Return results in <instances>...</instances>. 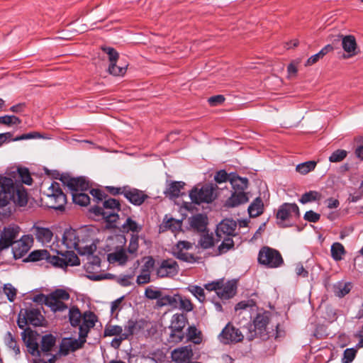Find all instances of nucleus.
<instances>
[{"label":"nucleus","instance_id":"nucleus-49","mask_svg":"<svg viewBox=\"0 0 363 363\" xmlns=\"http://www.w3.org/2000/svg\"><path fill=\"white\" fill-rule=\"evenodd\" d=\"M316 166L315 161H308L298 164L296 170L301 174H306L309 172L313 170Z\"/></svg>","mask_w":363,"mask_h":363},{"label":"nucleus","instance_id":"nucleus-41","mask_svg":"<svg viewBox=\"0 0 363 363\" xmlns=\"http://www.w3.org/2000/svg\"><path fill=\"white\" fill-rule=\"evenodd\" d=\"M331 256L335 261H340L346 253L344 246L340 242H335L331 246Z\"/></svg>","mask_w":363,"mask_h":363},{"label":"nucleus","instance_id":"nucleus-14","mask_svg":"<svg viewBox=\"0 0 363 363\" xmlns=\"http://www.w3.org/2000/svg\"><path fill=\"white\" fill-rule=\"evenodd\" d=\"M21 336L28 352L33 356L40 357V350L35 333L30 328H27L22 332Z\"/></svg>","mask_w":363,"mask_h":363},{"label":"nucleus","instance_id":"nucleus-3","mask_svg":"<svg viewBox=\"0 0 363 363\" xmlns=\"http://www.w3.org/2000/svg\"><path fill=\"white\" fill-rule=\"evenodd\" d=\"M121 211L120 201L116 199L108 198L103 202V207L94 206L90 211L94 215L101 216L106 223L112 225L119 218L118 212Z\"/></svg>","mask_w":363,"mask_h":363},{"label":"nucleus","instance_id":"nucleus-23","mask_svg":"<svg viewBox=\"0 0 363 363\" xmlns=\"http://www.w3.org/2000/svg\"><path fill=\"white\" fill-rule=\"evenodd\" d=\"M230 183L233 191L245 192L249 181L247 178L241 177L236 173H230Z\"/></svg>","mask_w":363,"mask_h":363},{"label":"nucleus","instance_id":"nucleus-61","mask_svg":"<svg viewBox=\"0 0 363 363\" xmlns=\"http://www.w3.org/2000/svg\"><path fill=\"white\" fill-rule=\"evenodd\" d=\"M357 350L354 348H347L344 351L343 358L342 359L343 363L352 362L357 354Z\"/></svg>","mask_w":363,"mask_h":363},{"label":"nucleus","instance_id":"nucleus-1","mask_svg":"<svg viewBox=\"0 0 363 363\" xmlns=\"http://www.w3.org/2000/svg\"><path fill=\"white\" fill-rule=\"evenodd\" d=\"M11 201L26 206L28 194L22 185H16L12 178L0 175V208L6 206Z\"/></svg>","mask_w":363,"mask_h":363},{"label":"nucleus","instance_id":"nucleus-16","mask_svg":"<svg viewBox=\"0 0 363 363\" xmlns=\"http://www.w3.org/2000/svg\"><path fill=\"white\" fill-rule=\"evenodd\" d=\"M63 257L53 255L52 258L53 266L64 268L67 266H78L80 264L79 259L73 251H67Z\"/></svg>","mask_w":363,"mask_h":363},{"label":"nucleus","instance_id":"nucleus-44","mask_svg":"<svg viewBox=\"0 0 363 363\" xmlns=\"http://www.w3.org/2000/svg\"><path fill=\"white\" fill-rule=\"evenodd\" d=\"M221 240V244L218 247V255L226 253L230 250L234 248V241L231 237L223 238Z\"/></svg>","mask_w":363,"mask_h":363},{"label":"nucleus","instance_id":"nucleus-10","mask_svg":"<svg viewBox=\"0 0 363 363\" xmlns=\"http://www.w3.org/2000/svg\"><path fill=\"white\" fill-rule=\"evenodd\" d=\"M20 228L17 225L5 227L0 233V251L13 246L16 242Z\"/></svg>","mask_w":363,"mask_h":363},{"label":"nucleus","instance_id":"nucleus-34","mask_svg":"<svg viewBox=\"0 0 363 363\" xmlns=\"http://www.w3.org/2000/svg\"><path fill=\"white\" fill-rule=\"evenodd\" d=\"M264 203L260 197H257L248 207V213L250 217L256 218L262 214Z\"/></svg>","mask_w":363,"mask_h":363},{"label":"nucleus","instance_id":"nucleus-4","mask_svg":"<svg viewBox=\"0 0 363 363\" xmlns=\"http://www.w3.org/2000/svg\"><path fill=\"white\" fill-rule=\"evenodd\" d=\"M97 321L98 318L94 312L90 311L84 312V321L82 327H80V331H79V339H68L72 352H74L84 347L90 330L95 326Z\"/></svg>","mask_w":363,"mask_h":363},{"label":"nucleus","instance_id":"nucleus-55","mask_svg":"<svg viewBox=\"0 0 363 363\" xmlns=\"http://www.w3.org/2000/svg\"><path fill=\"white\" fill-rule=\"evenodd\" d=\"M139 247V236L137 234L131 235L130 242L128 247V252L130 254H135Z\"/></svg>","mask_w":363,"mask_h":363},{"label":"nucleus","instance_id":"nucleus-15","mask_svg":"<svg viewBox=\"0 0 363 363\" xmlns=\"http://www.w3.org/2000/svg\"><path fill=\"white\" fill-rule=\"evenodd\" d=\"M237 223L233 219H224L218 225L216 230V242L220 241L223 238L231 237L235 235Z\"/></svg>","mask_w":363,"mask_h":363},{"label":"nucleus","instance_id":"nucleus-25","mask_svg":"<svg viewBox=\"0 0 363 363\" xmlns=\"http://www.w3.org/2000/svg\"><path fill=\"white\" fill-rule=\"evenodd\" d=\"M53 255H50L49 252L46 250H38L31 252L26 261L28 262H37L41 260H45L47 263H49L53 266V261L52 258Z\"/></svg>","mask_w":363,"mask_h":363},{"label":"nucleus","instance_id":"nucleus-50","mask_svg":"<svg viewBox=\"0 0 363 363\" xmlns=\"http://www.w3.org/2000/svg\"><path fill=\"white\" fill-rule=\"evenodd\" d=\"M186 289L191 292L200 302L205 301L206 296L203 288L199 286H189Z\"/></svg>","mask_w":363,"mask_h":363},{"label":"nucleus","instance_id":"nucleus-22","mask_svg":"<svg viewBox=\"0 0 363 363\" xmlns=\"http://www.w3.org/2000/svg\"><path fill=\"white\" fill-rule=\"evenodd\" d=\"M189 223L194 230L198 232L204 233L206 230L208 218L206 215L198 213L189 218Z\"/></svg>","mask_w":363,"mask_h":363},{"label":"nucleus","instance_id":"nucleus-42","mask_svg":"<svg viewBox=\"0 0 363 363\" xmlns=\"http://www.w3.org/2000/svg\"><path fill=\"white\" fill-rule=\"evenodd\" d=\"M322 195L320 193L316 191H309L301 196V199H299V202L305 204L309 202L320 201Z\"/></svg>","mask_w":363,"mask_h":363},{"label":"nucleus","instance_id":"nucleus-43","mask_svg":"<svg viewBox=\"0 0 363 363\" xmlns=\"http://www.w3.org/2000/svg\"><path fill=\"white\" fill-rule=\"evenodd\" d=\"M72 201L75 204L81 206H86L90 203V197L83 192H73Z\"/></svg>","mask_w":363,"mask_h":363},{"label":"nucleus","instance_id":"nucleus-2","mask_svg":"<svg viewBox=\"0 0 363 363\" xmlns=\"http://www.w3.org/2000/svg\"><path fill=\"white\" fill-rule=\"evenodd\" d=\"M269 323V313L264 312L258 313L254 320L255 335L262 340H267L274 337L278 340L285 336V330L281 328L279 323H277L275 329L271 331L267 330V325Z\"/></svg>","mask_w":363,"mask_h":363},{"label":"nucleus","instance_id":"nucleus-51","mask_svg":"<svg viewBox=\"0 0 363 363\" xmlns=\"http://www.w3.org/2000/svg\"><path fill=\"white\" fill-rule=\"evenodd\" d=\"M5 339H6V345L9 348L12 349L14 351L16 354H19L21 352L20 347L18 345L15 337L13 336V335L11 334V332H8L6 334Z\"/></svg>","mask_w":363,"mask_h":363},{"label":"nucleus","instance_id":"nucleus-54","mask_svg":"<svg viewBox=\"0 0 363 363\" xmlns=\"http://www.w3.org/2000/svg\"><path fill=\"white\" fill-rule=\"evenodd\" d=\"M126 66H118L116 63L110 64L108 72L114 76H123L126 72Z\"/></svg>","mask_w":363,"mask_h":363},{"label":"nucleus","instance_id":"nucleus-9","mask_svg":"<svg viewBox=\"0 0 363 363\" xmlns=\"http://www.w3.org/2000/svg\"><path fill=\"white\" fill-rule=\"evenodd\" d=\"M299 208L296 203H284L277 212L276 217L279 221L277 224L280 227H286L283 223L293 218H299Z\"/></svg>","mask_w":363,"mask_h":363},{"label":"nucleus","instance_id":"nucleus-17","mask_svg":"<svg viewBox=\"0 0 363 363\" xmlns=\"http://www.w3.org/2000/svg\"><path fill=\"white\" fill-rule=\"evenodd\" d=\"M125 198L134 206H141L149 198L143 191L127 186Z\"/></svg>","mask_w":363,"mask_h":363},{"label":"nucleus","instance_id":"nucleus-33","mask_svg":"<svg viewBox=\"0 0 363 363\" xmlns=\"http://www.w3.org/2000/svg\"><path fill=\"white\" fill-rule=\"evenodd\" d=\"M89 189V182L84 177H73L70 183V190L73 192L86 191Z\"/></svg>","mask_w":363,"mask_h":363},{"label":"nucleus","instance_id":"nucleus-20","mask_svg":"<svg viewBox=\"0 0 363 363\" xmlns=\"http://www.w3.org/2000/svg\"><path fill=\"white\" fill-rule=\"evenodd\" d=\"M78 231L73 228L66 229L62 236V243L67 249H75L79 244Z\"/></svg>","mask_w":363,"mask_h":363},{"label":"nucleus","instance_id":"nucleus-6","mask_svg":"<svg viewBox=\"0 0 363 363\" xmlns=\"http://www.w3.org/2000/svg\"><path fill=\"white\" fill-rule=\"evenodd\" d=\"M257 261L259 264L268 268H277L284 264L281 253L268 246H264L259 250Z\"/></svg>","mask_w":363,"mask_h":363},{"label":"nucleus","instance_id":"nucleus-47","mask_svg":"<svg viewBox=\"0 0 363 363\" xmlns=\"http://www.w3.org/2000/svg\"><path fill=\"white\" fill-rule=\"evenodd\" d=\"M172 253L176 258L188 263H194L198 259L193 254L185 252L180 250L179 251L173 250Z\"/></svg>","mask_w":363,"mask_h":363},{"label":"nucleus","instance_id":"nucleus-46","mask_svg":"<svg viewBox=\"0 0 363 363\" xmlns=\"http://www.w3.org/2000/svg\"><path fill=\"white\" fill-rule=\"evenodd\" d=\"M179 300H177V308L186 313H189L193 311L194 304L190 299L182 297L179 294Z\"/></svg>","mask_w":363,"mask_h":363},{"label":"nucleus","instance_id":"nucleus-36","mask_svg":"<svg viewBox=\"0 0 363 363\" xmlns=\"http://www.w3.org/2000/svg\"><path fill=\"white\" fill-rule=\"evenodd\" d=\"M108 259L111 263L118 262L120 264H125L128 261V256L123 249H121L108 255Z\"/></svg>","mask_w":363,"mask_h":363},{"label":"nucleus","instance_id":"nucleus-59","mask_svg":"<svg viewBox=\"0 0 363 363\" xmlns=\"http://www.w3.org/2000/svg\"><path fill=\"white\" fill-rule=\"evenodd\" d=\"M96 249L95 245H86L84 247H79V245L74 249L81 255H87L89 257L93 255Z\"/></svg>","mask_w":363,"mask_h":363},{"label":"nucleus","instance_id":"nucleus-45","mask_svg":"<svg viewBox=\"0 0 363 363\" xmlns=\"http://www.w3.org/2000/svg\"><path fill=\"white\" fill-rule=\"evenodd\" d=\"M101 265V259L98 256L93 255L87 257V262L84 265L86 272L91 273L96 268H99Z\"/></svg>","mask_w":363,"mask_h":363},{"label":"nucleus","instance_id":"nucleus-32","mask_svg":"<svg viewBox=\"0 0 363 363\" xmlns=\"http://www.w3.org/2000/svg\"><path fill=\"white\" fill-rule=\"evenodd\" d=\"M30 246L27 244L23 238L16 242L12 247L13 257L17 259L22 258L29 250Z\"/></svg>","mask_w":363,"mask_h":363},{"label":"nucleus","instance_id":"nucleus-19","mask_svg":"<svg viewBox=\"0 0 363 363\" xmlns=\"http://www.w3.org/2000/svg\"><path fill=\"white\" fill-rule=\"evenodd\" d=\"M237 291V281L235 280H230L224 283L222 279V286L218 289L217 296L223 300H228L233 298Z\"/></svg>","mask_w":363,"mask_h":363},{"label":"nucleus","instance_id":"nucleus-24","mask_svg":"<svg viewBox=\"0 0 363 363\" xmlns=\"http://www.w3.org/2000/svg\"><path fill=\"white\" fill-rule=\"evenodd\" d=\"M84 313L82 314L77 306H72L69 310V321L70 325L73 328L78 327L79 331L84 321Z\"/></svg>","mask_w":363,"mask_h":363},{"label":"nucleus","instance_id":"nucleus-58","mask_svg":"<svg viewBox=\"0 0 363 363\" xmlns=\"http://www.w3.org/2000/svg\"><path fill=\"white\" fill-rule=\"evenodd\" d=\"M102 50L108 55L110 64L117 62L119 55L114 48L111 47H103Z\"/></svg>","mask_w":363,"mask_h":363},{"label":"nucleus","instance_id":"nucleus-13","mask_svg":"<svg viewBox=\"0 0 363 363\" xmlns=\"http://www.w3.org/2000/svg\"><path fill=\"white\" fill-rule=\"evenodd\" d=\"M340 40H341L342 48L346 54L342 55L344 59H347L357 55L359 50L357 44L355 37L352 35H338Z\"/></svg>","mask_w":363,"mask_h":363},{"label":"nucleus","instance_id":"nucleus-60","mask_svg":"<svg viewBox=\"0 0 363 363\" xmlns=\"http://www.w3.org/2000/svg\"><path fill=\"white\" fill-rule=\"evenodd\" d=\"M161 294V291L154 289L152 286L147 287L145 291V297L150 300L159 301Z\"/></svg>","mask_w":363,"mask_h":363},{"label":"nucleus","instance_id":"nucleus-63","mask_svg":"<svg viewBox=\"0 0 363 363\" xmlns=\"http://www.w3.org/2000/svg\"><path fill=\"white\" fill-rule=\"evenodd\" d=\"M230 174H228L226 172L225 170H220V171H218L214 177V180L218 183V184H220V183H223V182H225L226 181H229L230 182Z\"/></svg>","mask_w":363,"mask_h":363},{"label":"nucleus","instance_id":"nucleus-62","mask_svg":"<svg viewBox=\"0 0 363 363\" xmlns=\"http://www.w3.org/2000/svg\"><path fill=\"white\" fill-rule=\"evenodd\" d=\"M4 291L8 297L9 301H14L16 296V289L10 284L4 285Z\"/></svg>","mask_w":363,"mask_h":363},{"label":"nucleus","instance_id":"nucleus-39","mask_svg":"<svg viewBox=\"0 0 363 363\" xmlns=\"http://www.w3.org/2000/svg\"><path fill=\"white\" fill-rule=\"evenodd\" d=\"M186 336L188 340L194 344H200L202 341L201 332L198 330L194 325L189 326Z\"/></svg>","mask_w":363,"mask_h":363},{"label":"nucleus","instance_id":"nucleus-37","mask_svg":"<svg viewBox=\"0 0 363 363\" xmlns=\"http://www.w3.org/2000/svg\"><path fill=\"white\" fill-rule=\"evenodd\" d=\"M142 225H139L136 221L133 220L130 217H128L125 222L122 225V232L128 233H139L142 230Z\"/></svg>","mask_w":363,"mask_h":363},{"label":"nucleus","instance_id":"nucleus-28","mask_svg":"<svg viewBox=\"0 0 363 363\" xmlns=\"http://www.w3.org/2000/svg\"><path fill=\"white\" fill-rule=\"evenodd\" d=\"M33 230L35 238L38 242L42 243H49L52 240L53 233L49 228L34 226Z\"/></svg>","mask_w":363,"mask_h":363},{"label":"nucleus","instance_id":"nucleus-8","mask_svg":"<svg viewBox=\"0 0 363 363\" xmlns=\"http://www.w3.org/2000/svg\"><path fill=\"white\" fill-rule=\"evenodd\" d=\"M188 323V319L186 314L176 313L172 317L170 337L177 340V342H182L184 337L183 330Z\"/></svg>","mask_w":363,"mask_h":363},{"label":"nucleus","instance_id":"nucleus-53","mask_svg":"<svg viewBox=\"0 0 363 363\" xmlns=\"http://www.w3.org/2000/svg\"><path fill=\"white\" fill-rule=\"evenodd\" d=\"M21 123V120L16 116L6 115L0 116V123L6 125H18Z\"/></svg>","mask_w":363,"mask_h":363},{"label":"nucleus","instance_id":"nucleus-29","mask_svg":"<svg viewBox=\"0 0 363 363\" xmlns=\"http://www.w3.org/2000/svg\"><path fill=\"white\" fill-rule=\"evenodd\" d=\"M352 288L351 282L337 281L332 286L331 290L336 296L342 298L350 292Z\"/></svg>","mask_w":363,"mask_h":363},{"label":"nucleus","instance_id":"nucleus-30","mask_svg":"<svg viewBox=\"0 0 363 363\" xmlns=\"http://www.w3.org/2000/svg\"><path fill=\"white\" fill-rule=\"evenodd\" d=\"M185 183L183 182H172L168 188L164 191V194L169 199H177L181 194V190L184 188Z\"/></svg>","mask_w":363,"mask_h":363},{"label":"nucleus","instance_id":"nucleus-35","mask_svg":"<svg viewBox=\"0 0 363 363\" xmlns=\"http://www.w3.org/2000/svg\"><path fill=\"white\" fill-rule=\"evenodd\" d=\"M55 342L56 339L52 334L43 336L40 341V352H50L55 345Z\"/></svg>","mask_w":363,"mask_h":363},{"label":"nucleus","instance_id":"nucleus-7","mask_svg":"<svg viewBox=\"0 0 363 363\" xmlns=\"http://www.w3.org/2000/svg\"><path fill=\"white\" fill-rule=\"evenodd\" d=\"M216 185L206 184L201 188L194 186L189 192L191 201L196 204L202 203H210L213 201L216 196L214 194Z\"/></svg>","mask_w":363,"mask_h":363},{"label":"nucleus","instance_id":"nucleus-11","mask_svg":"<svg viewBox=\"0 0 363 363\" xmlns=\"http://www.w3.org/2000/svg\"><path fill=\"white\" fill-rule=\"evenodd\" d=\"M179 267L178 263L172 259L162 260L157 269V275L160 278L173 277L178 274Z\"/></svg>","mask_w":363,"mask_h":363},{"label":"nucleus","instance_id":"nucleus-64","mask_svg":"<svg viewBox=\"0 0 363 363\" xmlns=\"http://www.w3.org/2000/svg\"><path fill=\"white\" fill-rule=\"evenodd\" d=\"M145 262L142 267V272L150 273V271L154 268L155 260L152 256H148L144 258Z\"/></svg>","mask_w":363,"mask_h":363},{"label":"nucleus","instance_id":"nucleus-18","mask_svg":"<svg viewBox=\"0 0 363 363\" xmlns=\"http://www.w3.org/2000/svg\"><path fill=\"white\" fill-rule=\"evenodd\" d=\"M147 322L144 319H130L124 325L125 335H127V337L129 338L135 334H138L140 331L143 330L147 326Z\"/></svg>","mask_w":363,"mask_h":363},{"label":"nucleus","instance_id":"nucleus-56","mask_svg":"<svg viewBox=\"0 0 363 363\" xmlns=\"http://www.w3.org/2000/svg\"><path fill=\"white\" fill-rule=\"evenodd\" d=\"M49 297H54L56 300L67 301L69 299V294L64 289H56L49 294Z\"/></svg>","mask_w":363,"mask_h":363},{"label":"nucleus","instance_id":"nucleus-52","mask_svg":"<svg viewBox=\"0 0 363 363\" xmlns=\"http://www.w3.org/2000/svg\"><path fill=\"white\" fill-rule=\"evenodd\" d=\"M123 333V328L120 325H106L104 331V335L105 337L118 335L121 336V335Z\"/></svg>","mask_w":363,"mask_h":363},{"label":"nucleus","instance_id":"nucleus-40","mask_svg":"<svg viewBox=\"0 0 363 363\" xmlns=\"http://www.w3.org/2000/svg\"><path fill=\"white\" fill-rule=\"evenodd\" d=\"M45 305L50 308L53 312L64 311L67 308V306L62 301L56 300L54 297H49Z\"/></svg>","mask_w":363,"mask_h":363},{"label":"nucleus","instance_id":"nucleus-21","mask_svg":"<svg viewBox=\"0 0 363 363\" xmlns=\"http://www.w3.org/2000/svg\"><path fill=\"white\" fill-rule=\"evenodd\" d=\"M249 198L246 192L233 191V193L226 202L225 206L230 208L238 206L248 202Z\"/></svg>","mask_w":363,"mask_h":363},{"label":"nucleus","instance_id":"nucleus-5","mask_svg":"<svg viewBox=\"0 0 363 363\" xmlns=\"http://www.w3.org/2000/svg\"><path fill=\"white\" fill-rule=\"evenodd\" d=\"M46 205L48 208L64 211L67 203L66 195L63 193L58 182H53L46 194Z\"/></svg>","mask_w":363,"mask_h":363},{"label":"nucleus","instance_id":"nucleus-31","mask_svg":"<svg viewBox=\"0 0 363 363\" xmlns=\"http://www.w3.org/2000/svg\"><path fill=\"white\" fill-rule=\"evenodd\" d=\"M179 294H174L173 296L171 295H163L161 294V296L159 298V301H157L156 305L157 307H163L169 306L173 308H177V300H179Z\"/></svg>","mask_w":363,"mask_h":363},{"label":"nucleus","instance_id":"nucleus-27","mask_svg":"<svg viewBox=\"0 0 363 363\" xmlns=\"http://www.w3.org/2000/svg\"><path fill=\"white\" fill-rule=\"evenodd\" d=\"M192 350L188 347H182L175 349L172 352V359L175 362H183L189 360L192 357Z\"/></svg>","mask_w":363,"mask_h":363},{"label":"nucleus","instance_id":"nucleus-38","mask_svg":"<svg viewBox=\"0 0 363 363\" xmlns=\"http://www.w3.org/2000/svg\"><path fill=\"white\" fill-rule=\"evenodd\" d=\"M12 174H14L13 178L16 179V176H18L21 182L27 185H30L33 183V179L28 168L19 167L17 169L16 172H13Z\"/></svg>","mask_w":363,"mask_h":363},{"label":"nucleus","instance_id":"nucleus-26","mask_svg":"<svg viewBox=\"0 0 363 363\" xmlns=\"http://www.w3.org/2000/svg\"><path fill=\"white\" fill-rule=\"evenodd\" d=\"M24 312L30 325L35 327L42 325L44 318L38 309L33 308H26Z\"/></svg>","mask_w":363,"mask_h":363},{"label":"nucleus","instance_id":"nucleus-12","mask_svg":"<svg viewBox=\"0 0 363 363\" xmlns=\"http://www.w3.org/2000/svg\"><path fill=\"white\" fill-rule=\"evenodd\" d=\"M244 336L240 330L230 323L226 325L220 334V342L225 345L241 342Z\"/></svg>","mask_w":363,"mask_h":363},{"label":"nucleus","instance_id":"nucleus-57","mask_svg":"<svg viewBox=\"0 0 363 363\" xmlns=\"http://www.w3.org/2000/svg\"><path fill=\"white\" fill-rule=\"evenodd\" d=\"M347 152L344 150H337L332 153L329 157L330 162H339L342 161L347 157Z\"/></svg>","mask_w":363,"mask_h":363},{"label":"nucleus","instance_id":"nucleus-48","mask_svg":"<svg viewBox=\"0 0 363 363\" xmlns=\"http://www.w3.org/2000/svg\"><path fill=\"white\" fill-rule=\"evenodd\" d=\"M214 238L208 233H202L199 240V245L203 249H208L213 246Z\"/></svg>","mask_w":363,"mask_h":363}]
</instances>
